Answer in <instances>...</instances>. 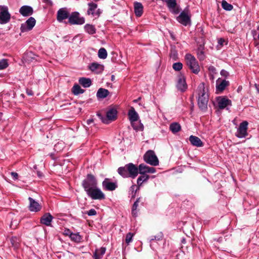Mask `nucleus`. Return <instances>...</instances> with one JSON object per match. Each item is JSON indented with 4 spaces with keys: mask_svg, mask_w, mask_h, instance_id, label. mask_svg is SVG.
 <instances>
[{
    "mask_svg": "<svg viewBox=\"0 0 259 259\" xmlns=\"http://www.w3.org/2000/svg\"><path fill=\"white\" fill-rule=\"evenodd\" d=\"M198 105L199 108L202 111H205L207 108L208 102V89L205 87V84L201 82L197 88Z\"/></svg>",
    "mask_w": 259,
    "mask_h": 259,
    "instance_id": "nucleus-1",
    "label": "nucleus"
},
{
    "mask_svg": "<svg viewBox=\"0 0 259 259\" xmlns=\"http://www.w3.org/2000/svg\"><path fill=\"white\" fill-rule=\"evenodd\" d=\"M185 59L186 64L191 71L195 74H198L200 71V67L195 58L188 54L185 56Z\"/></svg>",
    "mask_w": 259,
    "mask_h": 259,
    "instance_id": "nucleus-2",
    "label": "nucleus"
},
{
    "mask_svg": "<svg viewBox=\"0 0 259 259\" xmlns=\"http://www.w3.org/2000/svg\"><path fill=\"white\" fill-rule=\"evenodd\" d=\"M128 116L129 120L132 123V125L135 130L140 131L143 130L144 126L142 123H139V125H136L135 123L138 120L139 115L137 112L135 111L134 107H132L130 109L128 112Z\"/></svg>",
    "mask_w": 259,
    "mask_h": 259,
    "instance_id": "nucleus-3",
    "label": "nucleus"
},
{
    "mask_svg": "<svg viewBox=\"0 0 259 259\" xmlns=\"http://www.w3.org/2000/svg\"><path fill=\"white\" fill-rule=\"evenodd\" d=\"M97 182L95 177L91 175L88 174L86 179L82 182V186L86 192L97 187Z\"/></svg>",
    "mask_w": 259,
    "mask_h": 259,
    "instance_id": "nucleus-4",
    "label": "nucleus"
},
{
    "mask_svg": "<svg viewBox=\"0 0 259 259\" xmlns=\"http://www.w3.org/2000/svg\"><path fill=\"white\" fill-rule=\"evenodd\" d=\"M145 161L151 165L157 166L159 164L157 157L152 150L148 151L144 155Z\"/></svg>",
    "mask_w": 259,
    "mask_h": 259,
    "instance_id": "nucleus-5",
    "label": "nucleus"
},
{
    "mask_svg": "<svg viewBox=\"0 0 259 259\" xmlns=\"http://www.w3.org/2000/svg\"><path fill=\"white\" fill-rule=\"evenodd\" d=\"M68 22L71 25H81L84 23L85 20L83 17H80L78 12H74L69 16Z\"/></svg>",
    "mask_w": 259,
    "mask_h": 259,
    "instance_id": "nucleus-6",
    "label": "nucleus"
},
{
    "mask_svg": "<svg viewBox=\"0 0 259 259\" xmlns=\"http://www.w3.org/2000/svg\"><path fill=\"white\" fill-rule=\"evenodd\" d=\"M87 194L93 199H104L105 198L104 194L98 189L97 187L89 190L87 192Z\"/></svg>",
    "mask_w": 259,
    "mask_h": 259,
    "instance_id": "nucleus-7",
    "label": "nucleus"
},
{
    "mask_svg": "<svg viewBox=\"0 0 259 259\" xmlns=\"http://www.w3.org/2000/svg\"><path fill=\"white\" fill-rule=\"evenodd\" d=\"M11 15L9 13L8 8L5 6H0V23H7L10 19Z\"/></svg>",
    "mask_w": 259,
    "mask_h": 259,
    "instance_id": "nucleus-8",
    "label": "nucleus"
},
{
    "mask_svg": "<svg viewBox=\"0 0 259 259\" xmlns=\"http://www.w3.org/2000/svg\"><path fill=\"white\" fill-rule=\"evenodd\" d=\"M117 111L115 109H111L107 112L106 117H101V119L105 124H108L111 121L116 119Z\"/></svg>",
    "mask_w": 259,
    "mask_h": 259,
    "instance_id": "nucleus-9",
    "label": "nucleus"
},
{
    "mask_svg": "<svg viewBox=\"0 0 259 259\" xmlns=\"http://www.w3.org/2000/svg\"><path fill=\"white\" fill-rule=\"evenodd\" d=\"M35 20L33 17H30L25 23L22 24L20 29L21 32H26L32 29L35 24Z\"/></svg>",
    "mask_w": 259,
    "mask_h": 259,
    "instance_id": "nucleus-10",
    "label": "nucleus"
},
{
    "mask_svg": "<svg viewBox=\"0 0 259 259\" xmlns=\"http://www.w3.org/2000/svg\"><path fill=\"white\" fill-rule=\"evenodd\" d=\"M69 13L67 8H62L57 11V20L59 22H62L63 20L69 19Z\"/></svg>",
    "mask_w": 259,
    "mask_h": 259,
    "instance_id": "nucleus-11",
    "label": "nucleus"
},
{
    "mask_svg": "<svg viewBox=\"0 0 259 259\" xmlns=\"http://www.w3.org/2000/svg\"><path fill=\"white\" fill-rule=\"evenodd\" d=\"M177 19L179 22L185 26L190 23V15L186 11L182 12Z\"/></svg>",
    "mask_w": 259,
    "mask_h": 259,
    "instance_id": "nucleus-12",
    "label": "nucleus"
},
{
    "mask_svg": "<svg viewBox=\"0 0 259 259\" xmlns=\"http://www.w3.org/2000/svg\"><path fill=\"white\" fill-rule=\"evenodd\" d=\"M248 123L247 121H243L240 123L238 129L236 136L238 138H243L247 135Z\"/></svg>",
    "mask_w": 259,
    "mask_h": 259,
    "instance_id": "nucleus-13",
    "label": "nucleus"
},
{
    "mask_svg": "<svg viewBox=\"0 0 259 259\" xmlns=\"http://www.w3.org/2000/svg\"><path fill=\"white\" fill-rule=\"evenodd\" d=\"M218 106L220 109H223L227 106L231 104V101L226 97H219L217 99Z\"/></svg>",
    "mask_w": 259,
    "mask_h": 259,
    "instance_id": "nucleus-14",
    "label": "nucleus"
},
{
    "mask_svg": "<svg viewBox=\"0 0 259 259\" xmlns=\"http://www.w3.org/2000/svg\"><path fill=\"white\" fill-rule=\"evenodd\" d=\"M165 2L170 12L175 14H177L180 12V10L177 6L176 0H167Z\"/></svg>",
    "mask_w": 259,
    "mask_h": 259,
    "instance_id": "nucleus-15",
    "label": "nucleus"
},
{
    "mask_svg": "<svg viewBox=\"0 0 259 259\" xmlns=\"http://www.w3.org/2000/svg\"><path fill=\"white\" fill-rule=\"evenodd\" d=\"M89 9L87 11V14L89 15H92V16L98 17L100 15L99 10H97V5L93 3L88 4Z\"/></svg>",
    "mask_w": 259,
    "mask_h": 259,
    "instance_id": "nucleus-16",
    "label": "nucleus"
},
{
    "mask_svg": "<svg viewBox=\"0 0 259 259\" xmlns=\"http://www.w3.org/2000/svg\"><path fill=\"white\" fill-rule=\"evenodd\" d=\"M126 165L128 172L129 173V177L133 179L135 178L138 174L139 167L138 168L132 163H128Z\"/></svg>",
    "mask_w": 259,
    "mask_h": 259,
    "instance_id": "nucleus-17",
    "label": "nucleus"
},
{
    "mask_svg": "<svg viewBox=\"0 0 259 259\" xmlns=\"http://www.w3.org/2000/svg\"><path fill=\"white\" fill-rule=\"evenodd\" d=\"M103 187L104 189L108 191L114 190L117 187L116 183L111 182L109 179H105L102 183Z\"/></svg>",
    "mask_w": 259,
    "mask_h": 259,
    "instance_id": "nucleus-18",
    "label": "nucleus"
},
{
    "mask_svg": "<svg viewBox=\"0 0 259 259\" xmlns=\"http://www.w3.org/2000/svg\"><path fill=\"white\" fill-rule=\"evenodd\" d=\"M177 87L178 89L183 92L186 90L187 85L186 82L185 77L184 75L180 74L178 76Z\"/></svg>",
    "mask_w": 259,
    "mask_h": 259,
    "instance_id": "nucleus-19",
    "label": "nucleus"
},
{
    "mask_svg": "<svg viewBox=\"0 0 259 259\" xmlns=\"http://www.w3.org/2000/svg\"><path fill=\"white\" fill-rule=\"evenodd\" d=\"M139 173L145 175L146 173L153 174L155 172V168L153 167H149L144 164H141L139 166Z\"/></svg>",
    "mask_w": 259,
    "mask_h": 259,
    "instance_id": "nucleus-20",
    "label": "nucleus"
},
{
    "mask_svg": "<svg viewBox=\"0 0 259 259\" xmlns=\"http://www.w3.org/2000/svg\"><path fill=\"white\" fill-rule=\"evenodd\" d=\"M19 12L22 16L26 17L31 15L33 10L30 6H23L20 8Z\"/></svg>",
    "mask_w": 259,
    "mask_h": 259,
    "instance_id": "nucleus-21",
    "label": "nucleus"
},
{
    "mask_svg": "<svg viewBox=\"0 0 259 259\" xmlns=\"http://www.w3.org/2000/svg\"><path fill=\"white\" fill-rule=\"evenodd\" d=\"M28 200H29V209L31 211H38L41 209V206L39 203L35 201L31 197H29Z\"/></svg>",
    "mask_w": 259,
    "mask_h": 259,
    "instance_id": "nucleus-22",
    "label": "nucleus"
},
{
    "mask_svg": "<svg viewBox=\"0 0 259 259\" xmlns=\"http://www.w3.org/2000/svg\"><path fill=\"white\" fill-rule=\"evenodd\" d=\"M189 141L193 146L197 147H200L203 146V143L201 141L200 138L196 136L193 135L190 136L189 137Z\"/></svg>",
    "mask_w": 259,
    "mask_h": 259,
    "instance_id": "nucleus-23",
    "label": "nucleus"
},
{
    "mask_svg": "<svg viewBox=\"0 0 259 259\" xmlns=\"http://www.w3.org/2000/svg\"><path fill=\"white\" fill-rule=\"evenodd\" d=\"M53 217L50 213H45L41 218L40 222L41 224H44L46 226H50L51 223L52 221Z\"/></svg>",
    "mask_w": 259,
    "mask_h": 259,
    "instance_id": "nucleus-24",
    "label": "nucleus"
},
{
    "mask_svg": "<svg viewBox=\"0 0 259 259\" xmlns=\"http://www.w3.org/2000/svg\"><path fill=\"white\" fill-rule=\"evenodd\" d=\"M90 69L92 71L97 73H101L104 70V66L97 63H93L90 66Z\"/></svg>",
    "mask_w": 259,
    "mask_h": 259,
    "instance_id": "nucleus-25",
    "label": "nucleus"
},
{
    "mask_svg": "<svg viewBox=\"0 0 259 259\" xmlns=\"http://www.w3.org/2000/svg\"><path fill=\"white\" fill-rule=\"evenodd\" d=\"M134 11L136 16L140 17L143 12V7L141 3L136 2L134 4Z\"/></svg>",
    "mask_w": 259,
    "mask_h": 259,
    "instance_id": "nucleus-26",
    "label": "nucleus"
},
{
    "mask_svg": "<svg viewBox=\"0 0 259 259\" xmlns=\"http://www.w3.org/2000/svg\"><path fill=\"white\" fill-rule=\"evenodd\" d=\"M36 56L33 53L30 52L25 53L23 56V59L26 62L30 63L36 60Z\"/></svg>",
    "mask_w": 259,
    "mask_h": 259,
    "instance_id": "nucleus-27",
    "label": "nucleus"
},
{
    "mask_svg": "<svg viewBox=\"0 0 259 259\" xmlns=\"http://www.w3.org/2000/svg\"><path fill=\"white\" fill-rule=\"evenodd\" d=\"M229 82L226 80H223L220 82L219 80H218L217 82V89L218 91L222 92L225 89V88L228 86Z\"/></svg>",
    "mask_w": 259,
    "mask_h": 259,
    "instance_id": "nucleus-28",
    "label": "nucleus"
},
{
    "mask_svg": "<svg viewBox=\"0 0 259 259\" xmlns=\"http://www.w3.org/2000/svg\"><path fill=\"white\" fill-rule=\"evenodd\" d=\"M127 168L126 164L123 167H119L118 169V174L124 178L129 177V173Z\"/></svg>",
    "mask_w": 259,
    "mask_h": 259,
    "instance_id": "nucleus-29",
    "label": "nucleus"
},
{
    "mask_svg": "<svg viewBox=\"0 0 259 259\" xmlns=\"http://www.w3.org/2000/svg\"><path fill=\"white\" fill-rule=\"evenodd\" d=\"M109 91L105 89L100 88L97 93V96L99 98H106L109 94Z\"/></svg>",
    "mask_w": 259,
    "mask_h": 259,
    "instance_id": "nucleus-30",
    "label": "nucleus"
},
{
    "mask_svg": "<svg viewBox=\"0 0 259 259\" xmlns=\"http://www.w3.org/2000/svg\"><path fill=\"white\" fill-rule=\"evenodd\" d=\"M79 82L84 88H88L90 87L92 84L91 80L90 78L84 77L79 78Z\"/></svg>",
    "mask_w": 259,
    "mask_h": 259,
    "instance_id": "nucleus-31",
    "label": "nucleus"
},
{
    "mask_svg": "<svg viewBox=\"0 0 259 259\" xmlns=\"http://www.w3.org/2000/svg\"><path fill=\"white\" fill-rule=\"evenodd\" d=\"M181 127L177 122H174L170 124L169 129L173 133H176L181 130Z\"/></svg>",
    "mask_w": 259,
    "mask_h": 259,
    "instance_id": "nucleus-32",
    "label": "nucleus"
},
{
    "mask_svg": "<svg viewBox=\"0 0 259 259\" xmlns=\"http://www.w3.org/2000/svg\"><path fill=\"white\" fill-rule=\"evenodd\" d=\"M84 28L85 31L90 34H93L96 33V28L93 25L87 24Z\"/></svg>",
    "mask_w": 259,
    "mask_h": 259,
    "instance_id": "nucleus-33",
    "label": "nucleus"
},
{
    "mask_svg": "<svg viewBox=\"0 0 259 259\" xmlns=\"http://www.w3.org/2000/svg\"><path fill=\"white\" fill-rule=\"evenodd\" d=\"M149 178V176L148 175H143L142 176H140L137 179L138 188H139L143 182H146Z\"/></svg>",
    "mask_w": 259,
    "mask_h": 259,
    "instance_id": "nucleus-34",
    "label": "nucleus"
},
{
    "mask_svg": "<svg viewBox=\"0 0 259 259\" xmlns=\"http://www.w3.org/2000/svg\"><path fill=\"white\" fill-rule=\"evenodd\" d=\"M105 251L106 248L103 247L96 250L94 253L95 259H100L101 256L105 253Z\"/></svg>",
    "mask_w": 259,
    "mask_h": 259,
    "instance_id": "nucleus-35",
    "label": "nucleus"
},
{
    "mask_svg": "<svg viewBox=\"0 0 259 259\" xmlns=\"http://www.w3.org/2000/svg\"><path fill=\"white\" fill-rule=\"evenodd\" d=\"M84 91V90L81 89L80 87L78 84L74 85L72 89V92L75 95L82 94Z\"/></svg>",
    "mask_w": 259,
    "mask_h": 259,
    "instance_id": "nucleus-36",
    "label": "nucleus"
},
{
    "mask_svg": "<svg viewBox=\"0 0 259 259\" xmlns=\"http://www.w3.org/2000/svg\"><path fill=\"white\" fill-rule=\"evenodd\" d=\"M98 57L100 59H105L107 57V52L105 49L102 48L98 51Z\"/></svg>",
    "mask_w": 259,
    "mask_h": 259,
    "instance_id": "nucleus-37",
    "label": "nucleus"
},
{
    "mask_svg": "<svg viewBox=\"0 0 259 259\" xmlns=\"http://www.w3.org/2000/svg\"><path fill=\"white\" fill-rule=\"evenodd\" d=\"M11 242L12 246L16 248L18 247L20 242V239L17 237H12L11 238Z\"/></svg>",
    "mask_w": 259,
    "mask_h": 259,
    "instance_id": "nucleus-38",
    "label": "nucleus"
},
{
    "mask_svg": "<svg viewBox=\"0 0 259 259\" xmlns=\"http://www.w3.org/2000/svg\"><path fill=\"white\" fill-rule=\"evenodd\" d=\"M222 7L224 9L227 11H231L233 9V8L232 5L228 3L225 0H223L222 2Z\"/></svg>",
    "mask_w": 259,
    "mask_h": 259,
    "instance_id": "nucleus-39",
    "label": "nucleus"
},
{
    "mask_svg": "<svg viewBox=\"0 0 259 259\" xmlns=\"http://www.w3.org/2000/svg\"><path fill=\"white\" fill-rule=\"evenodd\" d=\"M140 201V198H138L135 202L132 207V214L134 216H136L137 214V208L138 206V203Z\"/></svg>",
    "mask_w": 259,
    "mask_h": 259,
    "instance_id": "nucleus-40",
    "label": "nucleus"
},
{
    "mask_svg": "<svg viewBox=\"0 0 259 259\" xmlns=\"http://www.w3.org/2000/svg\"><path fill=\"white\" fill-rule=\"evenodd\" d=\"M70 237L72 240L75 242H79L81 240V237L77 234L71 233L70 235Z\"/></svg>",
    "mask_w": 259,
    "mask_h": 259,
    "instance_id": "nucleus-41",
    "label": "nucleus"
},
{
    "mask_svg": "<svg viewBox=\"0 0 259 259\" xmlns=\"http://www.w3.org/2000/svg\"><path fill=\"white\" fill-rule=\"evenodd\" d=\"M8 66V63L6 59H3L0 61V70L7 68Z\"/></svg>",
    "mask_w": 259,
    "mask_h": 259,
    "instance_id": "nucleus-42",
    "label": "nucleus"
},
{
    "mask_svg": "<svg viewBox=\"0 0 259 259\" xmlns=\"http://www.w3.org/2000/svg\"><path fill=\"white\" fill-rule=\"evenodd\" d=\"M183 67V64L180 62L175 63L173 64L172 67L174 70L176 71H180L182 69Z\"/></svg>",
    "mask_w": 259,
    "mask_h": 259,
    "instance_id": "nucleus-43",
    "label": "nucleus"
},
{
    "mask_svg": "<svg viewBox=\"0 0 259 259\" xmlns=\"http://www.w3.org/2000/svg\"><path fill=\"white\" fill-rule=\"evenodd\" d=\"M64 148V144L62 143H58L54 146V149L57 152L61 151Z\"/></svg>",
    "mask_w": 259,
    "mask_h": 259,
    "instance_id": "nucleus-44",
    "label": "nucleus"
},
{
    "mask_svg": "<svg viewBox=\"0 0 259 259\" xmlns=\"http://www.w3.org/2000/svg\"><path fill=\"white\" fill-rule=\"evenodd\" d=\"M134 236V234L131 233H128L127 234L125 237V242L127 244H129L132 241V238Z\"/></svg>",
    "mask_w": 259,
    "mask_h": 259,
    "instance_id": "nucleus-45",
    "label": "nucleus"
},
{
    "mask_svg": "<svg viewBox=\"0 0 259 259\" xmlns=\"http://www.w3.org/2000/svg\"><path fill=\"white\" fill-rule=\"evenodd\" d=\"M136 187V186L134 185H132L130 188V191L131 192L132 197H135L137 190L139 189L138 188V189L135 190Z\"/></svg>",
    "mask_w": 259,
    "mask_h": 259,
    "instance_id": "nucleus-46",
    "label": "nucleus"
},
{
    "mask_svg": "<svg viewBox=\"0 0 259 259\" xmlns=\"http://www.w3.org/2000/svg\"><path fill=\"white\" fill-rule=\"evenodd\" d=\"M88 214L90 216L95 215L96 214V211L94 209H91L88 212Z\"/></svg>",
    "mask_w": 259,
    "mask_h": 259,
    "instance_id": "nucleus-47",
    "label": "nucleus"
},
{
    "mask_svg": "<svg viewBox=\"0 0 259 259\" xmlns=\"http://www.w3.org/2000/svg\"><path fill=\"white\" fill-rule=\"evenodd\" d=\"M198 57L200 60H203L204 59V56L203 52L200 51V52L198 53Z\"/></svg>",
    "mask_w": 259,
    "mask_h": 259,
    "instance_id": "nucleus-48",
    "label": "nucleus"
},
{
    "mask_svg": "<svg viewBox=\"0 0 259 259\" xmlns=\"http://www.w3.org/2000/svg\"><path fill=\"white\" fill-rule=\"evenodd\" d=\"M221 74L222 76H225V77H227L229 75V73L225 70H222L221 71Z\"/></svg>",
    "mask_w": 259,
    "mask_h": 259,
    "instance_id": "nucleus-49",
    "label": "nucleus"
},
{
    "mask_svg": "<svg viewBox=\"0 0 259 259\" xmlns=\"http://www.w3.org/2000/svg\"><path fill=\"white\" fill-rule=\"evenodd\" d=\"M42 1L48 6H52L53 5V2L51 0H42Z\"/></svg>",
    "mask_w": 259,
    "mask_h": 259,
    "instance_id": "nucleus-50",
    "label": "nucleus"
},
{
    "mask_svg": "<svg viewBox=\"0 0 259 259\" xmlns=\"http://www.w3.org/2000/svg\"><path fill=\"white\" fill-rule=\"evenodd\" d=\"M11 176L13 177L14 179H17L18 177V175L17 172H12L11 173Z\"/></svg>",
    "mask_w": 259,
    "mask_h": 259,
    "instance_id": "nucleus-51",
    "label": "nucleus"
},
{
    "mask_svg": "<svg viewBox=\"0 0 259 259\" xmlns=\"http://www.w3.org/2000/svg\"><path fill=\"white\" fill-rule=\"evenodd\" d=\"M208 69H209V70L211 72H212L213 73H216L215 72L216 69H215V67H214L213 66H210Z\"/></svg>",
    "mask_w": 259,
    "mask_h": 259,
    "instance_id": "nucleus-52",
    "label": "nucleus"
},
{
    "mask_svg": "<svg viewBox=\"0 0 259 259\" xmlns=\"http://www.w3.org/2000/svg\"><path fill=\"white\" fill-rule=\"evenodd\" d=\"M225 42V40L223 38H220L219 41H218V42L219 44L221 45V46H223L224 42Z\"/></svg>",
    "mask_w": 259,
    "mask_h": 259,
    "instance_id": "nucleus-53",
    "label": "nucleus"
},
{
    "mask_svg": "<svg viewBox=\"0 0 259 259\" xmlns=\"http://www.w3.org/2000/svg\"><path fill=\"white\" fill-rule=\"evenodd\" d=\"M162 238V235L160 234L158 237L157 238L155 236L154 239L152 238V240H160Z\"/></svg>",
    "mask_w": 259,
    "mask_h": 259,
    "instance_id": "nucleus-54",
    "label": "nucleus"
},
{
    "mask_svg": "<svg viewBox=\"0 0 259 259\" xmlns=\"http://www.w3.org/2000/svg\"><path fill=\"white\" fill-rule=\"evenodd\" d=\"M93 122V119H89L87 120V123L88 124H90V123H91L92 122Z\"/></svg>",
    "mask_w": 259,
    "mask_h": 259,
    "instance_id": "nucleus-55",
    "label": "nucleus"
},
{
    "mask_svg": "<svg viewBox=\"0 0 259 259\" xmlns=\"http://www.w3.org/2000/svg\"><path fill=\"white\" fill-rule=\"evenodd\" d=\"M37 175H38V177H39L41 176V174H40V173L39 172H37Z\"/></svg>",
    "mask_w": 259,
    "mask_h": 259,
    "instance_id": "nucleus-56",
    "label": "nucleus"
},
{
    "mask_svg": "<svg viewBox=\"0 0 259 259\" xmlns=\"http://www.w3.org/2000/svg\"><path fill=\"white\" fill-rule=\"evenodd\" d=\"M2 113L1 112H0V120L2 119Z\"/></svg>",
    "mask_w": 259,
    "mask_h": 259,
    "instance_id": "nucleus-57",
    "label": "nucleus"
},
{
    "mask_svg": "<svg viewBox=\"0 0 259 259\" xmlns=\"http://www.w3.org/2000/svg\"><path fill=\"white\" fill-rule=\"evenodd\" d=\"M242 89V87H239L238 88V91H239V90H240L241 89Z\"/></svg>",
    "mask_w": 259,
    "mask_h": 259,
    "instance_id": "nucleus-58",
    "label": "nucleus"
},
{
    "mask_svg": "<svg viewBox=\"0 0 259 259\" xmlns=\"http://www.w3.org/2000/svg\"><path fill=\"white\" fill-rule=\"evenodd\" d=\"M113 79H114V76L113 75L112 76V79L113 80Z\"/></svg>",
    "mask_w": 259,
    "mask_h": 259,
    "instance_id": "nucleus-59",
    "label": "nucleus"
},
{
    "mask_svg": "<svg viewBox=\"0 0 259 259\" xmlns=\"http://www.w3.org/2000/svg\"><path fill=\"white\" fill-rule=\"evenodd\" d=\"M28 94H29V95H31V94H30V92H29Z\"/></svg>",
    "mask_w": 259,
    "mask_h": 259,
    "instance_id": "nucleus-60",
    "label": "nucleus"
},
{
    "mask_svg": "<svg viewBox=\"0 0 259 259\" xmlns=\"http://www.w3.org/2000/svg\"><path fill=\"white\" fill-rule=\"evenodd\" d=\"M28 94H29V95H31V94H30V92H29Z\"/></svg>",
    "mask_w": 259,
    "mask_h": 259,
    "instance_id": "nucleus-61",
    "label": "nucleus"
}]
</instances>
